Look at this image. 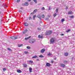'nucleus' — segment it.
<instances>
[{"label": "nucleus", "instance_id": "obj_1", "mask_svg": "<svg viewBox=\"0 0 75 75\" xmlns=\"http://www.w3.org/2000/svg\"><path fill=\"white\" fill-rule=\"evenodd\" d=\"M35 42V40L33 39H30L29 40V43H30V44H33V43Z\"/></svg>", "mask_w": 75, "mask_h": 75}, {"label": "nucleus", "instance_id": "obj_2", "mask_svg": "<svg viewBox=\"0 0 75 75\" xmlns=\"http://www.w3.org/2000/svg\"><path fill=\"white\" fill-rule=\"evenodd\" d=\"M52 33V31H49L47 32L46 33L45 35H50Z\"/></svg>", "mask_w": 75, "mask_h": 75}, {"label": "nucleus", "instance_id": "obj_3", "mask_svg": "<svg viewBox=\"0 0 75 75\" xmlns=\"http://www.w3.org/2000/svg\"><path fill=\"white\" fill-rule=\"evenodd\" d=\"M10 38L13 40H17V39H18V37H17L11 36L10 37Z\"/></svg>", "mask_w": 75, "mask_h": 75}, {"label": "nucleus", "instance_id": "obj_4", "mask_svg": "<svg viewBox=\"0 0 75 75\" xmlns=\"http://www.w3.org/2000/svg\"><path fill=\"white\" fill-rule=\"evenodd\" d=\"M54 41H55V40L54 38H52L50 40V42L51 43H54Z\"/></svg>", "mask_w": 75, "mask_h": 75}, {"label": "nucleus", "instance_id": "obj_5", "mask_svg": "<svg viewBox=\"0 0 75 75\" xmlns=\"http://www.w3.org/2000/svg\"><path fill=\"white\" fill-rule=\"evenodd\" d=\"M45 51V49H42L41 50V53H44Z\"/></svg>", "mask_w": 75, "mask_h": 75}, {"label": "nucleus", "instance_id": "obj_6", "mask_svg": "<svg viewBox=\"0 0 75 75\" xmlns=\"http://www.w3.org/2000/svg\"><path fill=\"white\" fill-rule=\"evenodd\" d=\"M38 38H43V36L42 35H39L38 36Z\"/></svg>", "mask_w": 75, "mask_h": 75}, {"label": "nucleus", "instance_id": "obj_7", "mask_svg": "<svg viewBox=\"0 0 75 75\" xmlns=\"http://www.w3.org/2000/svg\"><path fill=\"white\" fill-rule=\"evenodd\" d=\"M46 65L47 67H50L51 66V64L48 63H47Z\"/></svg>", "mask_w": 75, "mask_h": 75}, {"label": "nucleus", "instance_id": "obj_8", "mask_svg": "<svg viewBox=\"0 0 75 75\" xmlns=\"http://www.w3.org/2000/svg\"><path fill=\"white\" fill-rule=\"evenodd\" d=\"M60 66L61 67H65V64H64L61 63L60 64Z\"/></svg>", "mask_w": 75, "mask_h": 75}, {"label": "nucleus", "instance_id": "obj_9", "mask_svg": "<svg viewBox=\"0 0 75 75\" xmlns=\"http://www.w3.org/2000/svg\"><path fill=\"white\" fill-rule=\"evenodd\" d=\"M17 72L18 73H21V71L19 69H18L17 70Z\"/></svg>", "mask_w": 75, "mask_h": 75}, {"label": "nucleus", "instance_id": "obj_10", "mask_svg": "<svg viewBox=\"0 0 75 75\" xmlns=\"http://www.w3.org/2000/svg\"><path fill=\"white\" fill-rule=\"evenodd\" d=\"M28 31V30L27 29V30H25V31H23L22 32V33H23V34H25V33H27V32Z\"/></svg>", "mask_w": 75, "mask_h": 75}, {"label": "nucleus", "instance_id": "obj_11", "mask_svg": "<svg viewBox=\"0 0 75 75\" xmlns=\"http://www.w3.org/2000/svg\"><path fill=\"white\" fill-rule=\"evenodd\" d=\"M31 36H30L28 37L25 38V40H28V39H29V38H31Z\"/></svg>", "mask_w": 75, "mask_h": 75}, {"label": "nucleus", "instance_id": "obj_12", "mask_svg": "<svg viewBox=\"0 0 75 75\" xmlns=\"http://www.w3.org/2000/svg\"><path fill=\"white\" fill-rule=\"evenodd\" d=\"M25 6H28V2H26L25 3Z\"/></svg>", "mask_w": 75, "mask_h": 75}, {"label": "nucleus", "instance_id": "obj_13", "mask_svg": "<svg viewBox=\"0 0 75 75\" xmlns=\"http://www.w3.org/2000/svg\"><path fill=\"white\" fill-rule=\"evenodd\" d=\"M64 55H65V56H66V57L68 56V53L66 52L64 53Z\"/></svg>", "mask_w": 75, "mask_h": 75}, {"label": "nucleus", "instance_id": "obj_14", "mask_svg": "<svg viewBox=\"0 0 75 75\" xmlns=\"http://www.w3.org/2000/svg\"><path fill=\"white\" fill-rule=\"evenodd\" d=\"M24 25L25 26H28V24L27 23H25L24 24Z\"/></svg>", "mask_w": 75, "mask_h": 75}, {"label": "nucleus", "instance_id": "obj_15", "mask_svg": "<svg viewBox=\"0 0 75 75\" xmlns=\"http://www.w3.org/2000/svg\"><path fill=\"white\" fill-rule=\"evenodd\" d=\"M73 13L71 11H70L68 13V14H72Z\"/></svg>", "mask_w": 75, "mask_h": 75}, {"label": "nucleus", "instance_id": "obj_16", "mask_svg": "<svg viewBox=\"0 0 75 75\" xmlns=\"http://www.w3.org/2000/svg\"><path fill=\"white\" fill-rule=\"evenodd\" d=\"M29 71L30 72H32V68H29Z\"/></svg>", "mask_w": 75, "mask_h": 75}, {"label": "nucleus", "instance_id": "obj_17", "mask_svg": "<svg viewBox=\"0 0 75 75\" xmlns=\"http://www.w3.org/2000/svg\"><path fill=\"white\" fill-rule=\"evenodd\" d=\"M38 58V57L37 56H35L32 57V58Z\"/></svg>", "mask_w": 75, "mask_h": 75}, {"label": "nucleus", "instance_id": "obj_18", "mask_svg": "<svg viewBox=\"0 0 75 75\" xmlns=\"http://www.w3.org/2000/svg\"><path fill=\"white\" fill-rule=\"evenodd\" d=\"M37 17H38V18H41V16H40V15H38L37 16Z\"/></svg>", "mask_w": 75, "mask_h": 75}, {"label": "nucleus", "instance_id": "obj_19", "mask_svg": "<svg viewBox=\"0 0 75 75\" xmlns=\"http://www.w3.org/2000/svg\"><path fill=\"white\" fill-rule=\"evenodd\" d=\"M23 66L24 67H25V68H26L27 67V65L26 64H23Z\"/></svg>", "mask_w": 75, "mask_h": 75}, {"label": "nucleus", "instance_id": "obj_20", "mask_svg": "<svg viewBox=\"0 0 75 75\" xmlns=\"http://www.w3.org/2000/svg\"><path fill=\"white\" fill-rule=\"evenodd\" d=\"M39 57L40 58H44V56L42 55H40Z\"/></svg>", "mask_w": 75, "mask_h": 75}, {"label": "nucleus", "instance_id": "obj_21", "mask_svg": "<svg viewBox=\"0 0 75 75\" xmlns=\"http://www.w3.org/2000/svg\"><path fill=\"white\" fill-rule=\"evenodd\" d=\"M68 62L66 60H64V64H67Z\"/></svg>", "mask_w": 75, "mask_h": 75}, {"label": "nucleus", "instance_id": "obj_22", "mask_svg": "<svg viewBox=\"0 0 75 75\" xmlns=\"http://www.w3.org/2000/svg\"><path fill=\"white\" fill-rule=\"evenodd\" d=\"M71 30L70 29H69L66 31L67 33H69V31H70Z\"/></svg>", "mask_w": 75, "mask_h": 75}, {"label": "nucleus", "instance_id": "obj_23", "mask_svg": "<svg viewBox=\"0 0 75 75\" xmlns=\"http://www.w3.org/2000/svg\"><path fill=\"white\" fill-rule=\"evenodd\" d=\"M6 70H7L6 69V68H4L3 69V70L4 72H5V71H6Z\"/></svg>", "mask_w": 75, "mask_h": 75}, {"label": "nucleus", "instance_id": "obj_24", "mask_svg": "<svg viewBox=\"0 0 75 75\" xmlns=\"http://www.w3.org/2000/svg\"><path fill=\"white\" fill-rule=\"evenodd\" d=\"M61 21H62V23H63L64 21H65V19H62L61 20Z\"/></svg>", "mask_w": 75, "mask_h": 75}, {"label": "nucleus", "instance_id": "obj_25", "mask_svg": "<svg viewBox=\"0 0 75 75\" xmlns=\"http://www.w3.org/2000/svg\"><path fill=\"white\" fill-rule=\"evenodd\" d=\"M29 63H30L31 64H32V63H33V61H31V60H30L29 61Z\"/></svg>", "mask_w": 75, "mask_h": 75}, {"label": "nucleus", "instance_id": "obj_26", "mask_svg": "<svg viewBox=\"0 0 75 75\" xmlns=\"http://www.w3.org/2000/svg\"><path fill=\"white\" fill-rule=\"evenodd\" d=\"M21 46H23V44L18 45V47H21Z\"/></svg>", "mask_w": 75, "mask_h": 75}, {"label": "nucleus", "instance_id": "obj_27", "mask_svg": "<svg viewBox=\"0 0 75 75\" xmlns=\"http://www.w3.org/2000/svg\"><path fill=\"white\" fill-rule=\"evenodd\" d=\"M37 11V10L35 9L33 11V13H36Z\"/></svg>", "mask_w": 75, "mask_h": 75}, {"label": "nucleus", "instance_id": "obj_28", "mask_svg": "<svg viewBox=\"0 0 75 75\" xmlns=\"http://www.w3.org/2000/svg\"><path fill=\"white\" fill-rule=\"evenodd\" d=\"M42 18H44L45 17V16L43 14L42 15Z\"/></svg>", "mask_w": 75, "mask_h": 75}, {"label": "nucleus", "instance_id": "obj_29", "mask_svg": "<svg viewBox=\"0 0 75 75\" xmlns=\"http://www.w3.org/2000/svg\"><path fill=\"white\" fill-rule=\"evenodd\" d=\"M8 50L9 51H12L11 50V49H10L9 48H8Z\"/></svg>", "mask_w": 75, "mask_h": 75}, {"label": "nucleus", "instance_id": "obj_30", "mask_svg": "<svg viewBox=\"0 0 75 75\" xmlns=\"http://www.w3.org/2000/svg\"><path fill=\"white\" fill-rule=\"evenodd\" d=\"M27 49H30L31 48L30 46H27Z\"/></svg>", "mask_w": 75, "mask_h": 75}, {"label": "nucleus", "instance_id": "obj_31", "mask_svg": "<svg viewBox=\"0 0 75 75\" xmlns=\"http://www.w3.org/2000/svg\"><path fill=\"white\" fill-rule=\"evenodd\" d=\"M25 54H27L28 53V52H24Z\"/></svg>", "mask_w": 75, "mask_h": 75}, {"label": "nucleus", "instance_id": "obj_32", "mask_svg": "<svg viewBox=\"0 0 75 75\" xmlns=\"http://www.w3.org/2000/svg\"><path fill=\"white\" fill-rule=\"evenodd\" d=\"M35 17H36V16L34 15L33 17V19H35Z\"/></svg>", "mask_w": 75, "mask_h": 75}, {"label": "nucleus", "instance_id": "obj_33", "mask_svg": "<svg viewBox=\"0 0 75 75\" xmlns=\"http://www.w3.org/2000/svg\"><path fill=\"white\" fill-rule=\"evenodd\" d=\"M70 18H74V16H71Z\"/></svg>", "mask_w": 75, "mask_h": 75}, {"label": "nucleus", "instance_id": "obj_34", "mask_svg": "<svg viewBox=\"0 0 75 75\" xmlns=\"http://www.w3.org/2000/svg\"><path fill=\"white\" fill-rule=\"evenodd\" d=\"M56 16H57V13H55V14H54V16L55 17Z\"/></svg>", "mask_w": 75, "mask_h": 75}, {"label": "nucleus", "instance_id": "obj_35", "mask_svg": "<svg viewBox=\"0 0 75 75\" xmlns=\"http://www.w3.org/2000/svg\"><path fill=\"white\" fill-rule=\"evenodd\" d=\"M56 13H58V9H56Z\"/></svg>", "mask_w": 75, "mask_h": 75}, {"label": "nucleus", "instance_id": "obj_36", "mask_svg": "<svg viewBox=\"0 0 75 75\" xmlns=\"http://www.w3.org/2000/svg\"><path fill=\"white\" fill-rule=\"evenodd\" d=\"M33 1L35 2V3H37V1L36 0H33Z\"/></svg>", "mask_w": 75, "mask_h": 75}, {"label": "nucleus", "instance_id": "obj_37", "mask_svg": "<svg viewBox=\"0 0 75 75\" xmlns=\"http://www.w3.org/2000/svg\"><path fill=\"white\" fill-rule=\"evenodd\" d=\"M20 0H17V3H19V2H20Z\"/></svg>", "mask_w": 75, "mask_h": 75}, {"label": "nucleus", "instance_id": "obj_38", "mask_svg": "<svg viewBox=\"0 0 75 75\" xmlns=\"http://www.w3.org/2000/svg\"><path fill=\"white\" fill-rule=\"evenodd\" d=\"M42 10H45V8H44V7H43L42 8Z\"/></svg>", "mask_w": 75, "mask_h": 75}, {"label": "nucleus", "instance_id": "obj_39", "mask_svg": "<svg viewBox=\"0 0 75 75\" xmlns=\"http://www.w3.org/2000/svg\"><path fill=\"white\" fill-rule=\"evenodd\" d=\"M34 14V12L31 13L30 14L31 15H33Z\"/></svg>", "mask_w": 75, "mask_h": 75}, {"label": "nucleus", "instance_id": "obj_40", "mask_svg": "<svg viewBox=\"0 0 75 75\" xmlns=\"http://www.w3.org/2000/svg\"><path fill=\"white\" fill-rule=\"evenodd\" d=\"M48 56H50V55H51V53H49V54H48Z\"/></svg>", "mask_w": 75, "mask_h": 75}, {"label": "nucleus", "instance_id": "obj_41", "mask_svg": "<svg viewBox=\"0 0 75 75\" xmlns=\"http://www.w3.org/2000/svg\"><path fill=\"white\" fill-rule=\"evenodd\" d=\"M68 7H66L65 9H66V10H68Z\"/></svg>", "mask_w": 75, "mask_h": 75}, {"label": "nucleus", "instance_id": "obj_42", "mask_svg": "<svg viewBox=\"0 0 75 75\" xmlns=\"http://www.w3.org/2000/svg\"><path fill=\"white\" fill-rule=\"evenodd\" d=\"M29 20H31V17H30L29 18Z\"/></svg>", "mask_w": 75, "mask_h": 75}, {"label": "nucleus", "instance_id": "obj_43", "mask_svg": "<svg viewBox=\"0 0 75 75\" xmlns=\"http://www.w3.org/2000/svg\"><path fill=\"white\" fill-rule=\"evenodd\" d=\"M27 1L30 2V1H31V0H27Z\"/></svg>", "mask_w": 75, "mask_h": 75}, {"label": "nucleus", "instance_id": "obj_44", "mask_svg": "<svg viewBox=\"0 0 75 75\" xmlns=\"http://www.w3.org/2000/svg\"><path fill=\"white\" fill-rule=\"evenodd\" d=\"M38 30H41V29L38 28Z\"/></svg>", "mask_w": 75, "mask_h": 75}, {"label": "nucleus", "instance_id": "obj_45", "mask_svg": "<svg viewBox=\"0 0 75 75\" xmlns=\"http://www.w3.org/2000/svg\"><path fill=\"white\" fill-rule=\"evenodd\" d=\"M54 61H51V63L52 64V63H54Z\"/></svg>", "mask_w": 75, "mask_h": 75}, {"label": "nucleus", "instance_id": "obj_46", "mask_svg": "<svg viewBox=\"0 0 75 75\" xmlns=\"http://www.w3.org/2000/svg\"><path fill=\"white\" fill-rule=\"evenodd\" d=\"M22 6H25V4H22Z\"/></svg>", "mask_w": 75, "mask_h": 75}, {"label": "nucleus", "instance_id": "obj_47", "mask_svg": "<svg viewBox=\"0 0 75 75\" xmlns=\"http://www.w3.org/2000/svg\"><path fill=\"white\" fill-rule=\"evenodd\" d=\"M61 35L62 36H64V34H62Z\"/></svg>", "mask_w": 75, "mask_h": 75}, {"label": "nucleus", "instance_id": "obj_48", "mask_svg": "<svg viewBox=\"0 0 75 75\" xmlns=\"http://www.w3.org/2000/svg\"><path fill=\"white\" fill-rule=\"evenodd\" d=\"M30 5H31V4H33V2H30Z\"/></svg>", "mask_w": 75, "mask_h": 75}, {"label": "nucleus", "instance_id": "obj_49", "mask_svg": "<svg viewBox=\"0 0 75 75\" xmlns=\"http://www.w3.org/2000/svg\"><path fill=\"white\" fill-rule=\"evenodd\" d=\"M20 9H22V10H23V8L21 7L20 8Z\"/></svg>", "mask_w": 75, "mask_h": 75}, {"label": "nucleus", "instance_id": "obj_50", "mask_svg": "<svg viewBox=\"0 0 75 75\" xmlns=\"http://www.w3.org/2000/svg\"><path fill=\"white\" fill-rule=\"evenodd\" d=\"M46 20H48V18H47L46 19Z\"/></svg>", "mask_w": 75, "mask_h": 75}, {"label": "nucleus", "instance_id": "obj_51", "mask_svg": "<svg viewBox=\"0 0 75 75\" xmlns=\"http://www.w3.org/2000/svg\"><path fill=\"white\" fill-rule=\"evenodd\" d=\"M19 12H20V13H21V12H22V11H20Z\"/></svg>", "mask_w": 75, "mask_h": 75}, {"label": "nucleus", "instance_id": "obj_52", "mask_svg": "<svg viewBox=\"0 0 75 75\" xmlns=\"http://www.w3.org/2000/svg\"><path fill=\"white\" fill-rule=\"evenodd\" d=\"M50 7L49 8V10H50Z\"/></svg>", "mask_w": 75, "mask_h": 75}, {"label": "nucleus", "instance_id": "obj_53", "mask_svg": "<svg viewBox=\"0 0 75 75\" xmlns=\"http://www.w3.org/2000/svg\"><path fill=\"white\" fill-rule=\"evenodd\" d=\"M37 61H39V59H37Z\"/></svg>", "mask_w": 75, "mask_h": 75}, {"label": "nucleus", "instance_id": "obj_54", "mask_svg": "<svg viewBox=\"0 0 75 75\" xmlns=\"http://www.w3.org/2000/svg\"><path fill=\"white\" fill-rule=\"evenodd\" d=\"M48 17H50V15H48Z\"/></svg>", "mask_w": 75, "mask_h": 75}, {"label": "nucleus", "instance_id": "obj_55", "mask_svg": "<svg viewBox=\"0 0 75 75\" xmlns=\"http://www.w3.org/2000/svg\"><path fill=\"white\" fill-rule=\"evenodd\" d=\"M0 14H1V11H0Z\"/></svg>", "mask_w": 75, "mask_h": 75}, {"label": "nucleus", "instance_id": "obj_56", "mask_svg": "<svg viewBox=\"0 0 75 75\" xmlns=\"http://www.w3.org/2000/svg\"><path fill=\"white\" fill-rule=\"evenodd\" d=\"M54 59H56V58Z\"/></svg>", "mask_w": 75, "mask_h": 75}]
</instances>
